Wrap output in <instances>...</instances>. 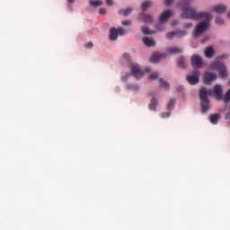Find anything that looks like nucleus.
<instances>
[{"label": "nucleus", "mask_w": 230, "mask_h": 230, "mask_svg": "<svg viewBox=\"0 0 230 230\" xmlns=\"http://www.w3.org/2000/svg\"><path fill=\"white\" fill-rule=\"evenodd\" d=\"M152 6V2L151 1H145L141 4V9L143 12L146 11L147 8H150Z\"/></svg>", "instance_id": "aec40b11"}, {"label": "nucleus", "mask_w": 230, "mask_h": 230, "mask_svg": "<svg viewBox=\"0 0 230 230\" xmlns=\"http://www.w3.org/2000/svg\"><path fill=\"white\" fill-rule=\"evenodd\" d=\"M89 4H90V5L91 6H100V5H102V1H100V0H90L89 1Z\"/></svg>", "instance_id": "393cba45"}, {"label": "nucleus", "mask_w": 230, "mask_h": 230, "mask_svg": "<svg viewBox=\"0 0 230 230\" xmlns=\"http://www.w3.org/2000/svg\"><path fill=\"white\" fill-rule=\"evenodd\" d=\"M131 75L135 78H141L145 73H150V68H146L145 71H141V68L138 66V65L132 64L130 66Z\"/></svg>", "instance_id": "20e7f679"}, {"label": "nucleus", "mask_w": 230, "mask_h": 230, "mask_svg": "<svg viewBox=\"0 0 230 230\" xmlns=\"http://www.w3.org/2000/svg\"><path fill=\"white\" fill-rule=\"evenodd\" d=\"M128 89H132V85H128Z\"/></svg>", "instance_id": "37998d69"}, {"label": "nucleus", "mask_w": 230, "mask_h": 230, "mask_svg": "<svg viewBox=\"0 0 230 230\" xmlns=\"http://www.w3.org/2000/svg\"><path fill=\"white\" fill-rule=\"evenodd\" d=\"M156 78H159V74L152 73L151 75H149V80H156Z\"/></svg>", "instance_id": "bb28decb"}, {"label": "nucleus", "mask_w": 230, "mask_h": 230, "mask_svg": "<svg viewBox=\"0 0 230 230\" xmlns=\"http://www.w3.org/2000/svg\"><path fill=\"white\" fill-rule=\"evenodd\" d=\"M209 38L208 36H205L202 40L201 42L202 44H204V42H206Z\"/></svg>", "instance_id": "e433bc0d"}, {"label": "nucleus", "mask_w": 230, "mask_h": 230, "mask_svg": "<svg viewBox=\"0 0 230 230\" xmlns=\"http://www.w3.org/2000/svg\"><path fill=\"white\" fill-rule=\"evenodd\" d=\"M209 69L212 71H218L219 76L221 78H227L229 76V73L227 72V66L221 62H214L209 65Z\"/></svg>", "instance_id": "7ed1b4c3"}, {"label": "nucleus", "mask_w": 230, "mask_h": 230, "mask_svg": "<svg viewBox=\"0 0 230 230\" xmlns=\"http://www.w3.org/2000/svg\"><path fill=\"white\" fill-rule=\"evenodd\" d=\"M227 10V7L224 4L214 5L212 8V12L216 13H224Z\"/></svg>", "instance_id": "9d476101"}, {"label": "nucleus", "mask_w": 230, "mask_h": 230, "mask_svg": "<svg viewBox=\"0 0 230 230\" xmlns=\"http://www.w3.org/2000/svg\"><path fill=\"white\" fill-rule=\"evenodd\" d=\"M166 57V54H154L151 57V62H154L155 64H157L161 58H164Z\"/></svg>", "instance_id": "4468645a"}, {"label": "nucleus", "mask_w": 230, "mask_h": 230, "mask_svg": "<svg viewBox=\"0 0 230 230\" xmlns=\"http://www.w3.org/2000/svg\"><path fill=\"white\" fill-rule=\"evenodd\" d=\"M105 2L108 6H112V4H114V2L112 0H105Z\"/></svg>", "instance_id": "f704fd0d"}, {"label": "nucleus", "mask_w": 230, "mask_h": 230, "mask_svg": "<svg viewBox=\"0 0 230 230\" xmlns=\"http://www.w3.org/2000/svg\"><path fill=\"white\" fill-rule=\"evenodd\" d=\"M221 118L220 113H215L213 115H210V122L213 125H217L218 123V119Z\"/></svg>", "instance_id": "dca6fc26"}, {"label": "nucleus", "mask_w": 230, "mask_h": 230, "mask_svg": "<svg viewBox=\"0 0 230 230\" xmlns=\"http://www.w3.org/2000/svg\"><path fill=\"white\" fill-rule=\"evenodd\" d=\"M193 26V23L190 22L185 25V28L190 29Z\"/></svg>", "instance_id": "c9c22d12"}, {"label": "nucleus", "mask_w": 230, "mask_h": 230, "mask_svg": "<svg viewBox=\"0 0 230 230\" xmlns=\"http://www.w3.org/2000/svg\"><path fill=\"white\" fill-rule=\"evenodd\" d=\"M141 31L144 35H150L152 33V31L148 30L147 27H142Z\"/></svg>", "instance_id": "a878e982"}, {"label": "nucleus", "mask_w": 230, "mask_h": 230, "mask_svg": "<svg viewBox=\"0 0 230 230\" xmlns=\"http://www.w3.org/2000/svg\"><path fill=\"white\" fill-rule=\"evenodd\" d=\"M172 3H173V0H164L165 6H172Z\"/></svg>", "instance_id": "7c9ffc66"}, {"label": "nucleus", "mask_w": 230, "mask_h": 230, "mask_svg": "<svg viewBox=\"0 0 230 230\" xmlns=\"http://www.w3.org/2000/svg\"><path fill=\"white\" fill-rule=\"evenodd\" d=\"M167 53L171 55L182 53V49H179L178 47L169 48L167 49Z\"/></svg>", "instance_id": "2eb2a0df"}, {"label": "nucleus", "mask_w": 230, "mask_h": 230, "mask_svg": "<svg viewBox=\"0 0 230 230\" xmlns=\"http://www.w3.org/2000/svg\"><path fill=\"white\" fill-rule=\"evenodd\" d=\"M142 17H143V21H144V22H146V24L152 22V16L142 13Z\"/></svg>", "instance_id": "5701e85b"}, {"label": "nucleus", "mask_w": 230, "mask_h": 230, "mask_svg": "<svg viewBox=\"0 0 230 230\" xmlns=\"http://www.w3.org/2000/svg\"><path fill=\"white\" fill-rule=\"evenodd\" d=\"M184 35H186V31H171L166 34V39L172 40V39H175V37L181 38L184 37Z\"/></svg>", "instance_id": "6e6552de"}, {"label": "nucleus", "mask_w": 230, "mask_h": 230, "mask_svg": "<svg viewBox=\"0 0 230 230\" xmlns=\"http://www.w3.org/2000/svg\"><path fill=\"white\" fill-rule=\"evenodd\" d=\"M184 57L181 56L178 58L177 66L178 67H181V69H186V63L184 62Z\"/></svg>", "instance_id": "6ab92c4d"}, {"label": "nucleus", "mask_w": 230, "mask_h": 230, "mask_svg": "<svg viewBox=\"0 0 230 230\" xmlns=\"http://www.w3.org/2000/svg\"><path fill=\"white\" fill-rule=\"evenodd\" d=\"M127 78H128V74H127Z\"/></svg>", "instance_id": "c03bdc74"}, {"label": "nucleus", "mask_w": 230, "mask_h": 230, "mask_svg": "<svg viewBox=\"0 0 230 230\" xmlns=\"http://www.w3.org/2000/svg\"><path fill=\"white\" fill-rule=\"evenodd\" d=\"M142 42H144L145 46H146L147 48H152L155 46V40H154V39L152 38L144 37L142 39Z\"/></svg>", "instance_id": "9b49d317"}, {"label": "nucleus", "mask_w": 230, "mask_h": 230, "mask_svg": "<svg viewBox=\"0 0 230 230\" xmlns=\"http://www.w3.org/2000/svg\"><path fill=\"white\" fill-rule=\"evenodd\" d=\"M181 17L183 19H190L191 21H203L196 26V30L194 31V37L196 38L202 35V33L209 28V22L213 19V16H211L209 13H198L195 8L190 7V4H184L182 5Z\"/></svg>", "instance_id": "f257e3e1"}, {"label": "nucleus", "mask_w": 230, "mask_h": 230, "mask_svg": "<svg viewBox=\"0 0 230 230\" xmlns=\"http://www.w3.org/2000/svg\"><path fill=\"white\" fill-rule=\"evenodd\" d=\"M216 22H217V24H219V25L224 24V19H222L221 17L217 16L216 18Z\"/></svg>", "instance_id": "c85d7f7f"}, {"label": "nucleus", "mask_w": 230, "mask_h": 230, "mask_svg": "<svg viewBox=\"0 0 230 230\" xmlns=\"http://www.w3.org/2000/svg\"><path fill=\"white\" fill-rule=\"evenodd\" d=\"M217 78V74L211 72H206L203 75V82L206 85H209L211 82H215Z\"/></svg>", "instance_id": "0eeeda50"}, {"label": "nucleus", "mask_w": 230, "mask_h": 230, "mask_svg": "<svg viewBox=\"0 0 230 230\" xmlns=\"http://www.w3.org/2000/svg\"><path fill=\"white\" fill-rule=\"evenodd\" d=\"M150 111H157V99L155 97H153L151 100V102L149 104Z\"/></svg>", "instance_id": "a211bd4d"}, {"label": "nucleus", "mask_w": 230, "mask_h": 230, "mask_svg": "<svg viewBox=\"0 0 230 230\" xmlns=\"http://www.w3.org/2000/svg\"><path fill=\"white\" fill-rule=\"evenodd\" d=\"M182 89H183L182 86H181L178 88V91H182Z\"/></svg>", "instance_id": "ea45409f"}, {"label": "nucleus", "mask_w": 230, "mask_h": 230, "mask_svg": "<svg viewBox=\"0 0 230 230\" xmlns=\"http://www.w3.org/2000/svg\"><path fill=\"white\" fill-rule=\"evenodd\" d=\"M187 82H189L190 85H195L199 84V75H187Z\"/></svg>", "instance_id": "f8f14e48"}, {"label": "nucleus", "mask_w": 230, "mask_h": 230, "mask_svg": "<svg viewBox=\"0 0 230 230\" xmlns=\"http://www.w3.org/2000/svg\"><path fill=\"white\" fill-rule=\"evenodd\" d=\"M170 116H171L170 111L163 112V113L160 114V118H163V119H164V118H170Z\"/></svg>", "instance_id": "cd10ccee"}, {"label": "nucleus", "mask_w": 230, "mask_h": 230, "mask_svg": "<svg viewBox=\"0 0 230 230\" xmlns=\"http://www.w3.org/2000/svg\"><path fill=\"white\" fill-rule=\"evenodd\" d=\"M158 84L161 87H164V89H168L170 87V84L164 81V78H160Z\"/></svg>", "instance_id": "412c9836"}, {"label": "nucleus", "mask_w": 230, "mask_h": 230, "mask_svg": "<svg viewBox=\"0 0 230 230\" xmlns=\"http://www.w3.org/2000/svg\"><path fill=\"white\" fill-rule=\"evenodd\" d=\"M204 55L207 58H212L213 55H215V49L213 47H207L204 51Z\"/></svg>", "instance_id": "ddd939ff"}, {"label": "nucleus", "mask_w": 230, "mask_h": 230, "mask_svg": "<svg viewBox=\"0 0 230 230\" xmlns=\"http://www.w3.org/2000/svg\"><path fill=\"white\" fill-rule=\"evenodd\" d=\"M119 15H123V17H127L129 13H132V8L128 7L127 9L119 10Z\"/></svg>", "instance_id": "f3484780"}, {"label": "nucleus", "mask_w": 230, "mask_h": 230, "mask_svg": "<svg viewBox=\"0 0 230 230\" xmlns=\"http://www.w3.org/2000/svg\"><path fill=\"white\" fill-rule=\"evenodd\" d=\"M68 3H75V0H67Z\"/></svg>", "instance_id": "58836bf2"}, {"label": "nucleus", "mask_w": 230, "mask_h": 230, "mask_svg": "<svg viewBox=\"0 0 230 230\" xmlns=\"http://www.w3.org/2000/svg\"><path fill=\"white\" fill-rule=\"evenodd\" d=\"M127 31L123 28L116 29L113 27L110 30V40H118V35H125Z\"/></svg>", "instance_id": "39448f33"}, {"label": "nucleus", "mask_w": 230, "mask_h": 230, "mask_svg": "<svg viewBox=\"0 0 230 230\" xmlns=\"http://www.w3.org/2000/svg\"><path fill=\"white\" fill-rule=\"evenodd\" d=\"M175 107V100L171 99L167 104V111H172Z\"/></svg>", "instance_id": "b1692460"}, {"label": "nucleus", "mask_w": 230, "mask_h": 230, "mask_svg": "<svg viewBox=\"0 0 230 230\" xmlns=\"http://www.w3.org/2000/svg\"><path fill=\"white\" fill-rule=\"evenodd\" d=\"M227 17L228 19H230V12L227 13Z\"/></svg>", "instance_id": "79ce46f5"}, {"label": "nucleus", "mask_w": 230, "mask_h": 230, "mask_svg": "<svg viewBox=\"0 0 230 230\" xmlns=\"http://www.w3.org/2000/svg\"><path fill=\"white\" fill-rule=\"evenodd\" d=\"M122 26H130V21L125 20L121 22Z\"/></svg>", "instance_id": "c756f323"}, {"label": "nucleus", "mask_w": 230, "mask_h": 230, "mask_svg": "<svg viewBox=\"0 0 230 230\" xmlns=\"http://www.w3.org/2000/svg\"><path fill=\"white\" fill-rule=\"evenodd\" d=\"M213 94L217 102L222 101V96L224 95V89L222 88V84H215L213 91L208 90L206 87H201L199 91L201 112L206 113L209 111V99L208 96H213Z\"/></svg>", "instance_id": "f03ea898"}, {"label": "nucleus", "mask_w": 230, "mask_h": 230, "mask_svg": "<svg viewBox=\"0 0 230 230\" xmlns=\"http://www.w3.org/2000/svg\"><path fill=\"white\" fill-rule=\"evenodd\" d=\"M172 15H173V12H172L171 10L164 11L159 16V22H165V21H168L169 17H172Z\"/></svg>", "instance_id": "1a4fd4ad"}, {"label": "nucleus", "mask_w": 230, "mask_h": 230, "mask_svg": "<svg viewBox=\"0 0 230 230\" xmlns=\"http://www.w3.org/2000/svg\"><path fill=\"white\" fill-rule=\"evenodd\" d=\"M190 62L194 69H200V67H202V58L199 55H193L190 58Z\"/></svg>", "instance_id": "423d86ee"}, {"label": "nucleus", "mask_w": 230, "mask_h": 230, "mask_svg": "<svg viewBox=\"0 0 230 230\" xmlns=\"http://www.w3.org/2000/svg\"><path fill=\"white\" fill-rule=\"evenodd\" d=\"M177 21H173L171 22V26H177Z\"/></svg>", "instance_id": "4c0bfd02"}, {"label": "nucleus", "mask_w": 230, "mask_h": 230, "mask_svg": "<svg viewBox=\"0 0 230 230\" xmlns=\"http://www.w3.org/2000/svg\"><path fill=\"white\" fill-rule=\"evenodd\" d=\"M123 58H125V60H130V54H128V53H124V54H123Z\"/></svg>", "instance_id": "473e14b6"}, {"label": "nucleus", "mask_w": 230, "mask_h": 230, "mask_svg": "<svg viewBox=\"0 0 230 230\" xmlns=\"http://www.w3.org/2000/svg\"><path fill=\"white\" fill-rule=\"evenodd\" d=\"M85 48L87 49H93V42H87L86 44H85Z\"/></svg>", "instance_id": "2f4dec72"}, {"label": "nucleus", "mask_w": 230, "mask_h": 230, "mask_svg": "<svg viewBox=\"0 0 230 230\" xmlns=\"http://www.w3.org/2000/svg\"><path fill=\"white\" fill-rule=\"evenodd\" d=\"M225 103H229L230 102V89L222 96V99Z\"/></svg>", "instance_id": "4be33fe9"}, {"label": "nucleus", "mask_w": 230, "mask_h": 230, "mask_svg": "<svg viewBox=\"0 0 230 230\" xmlns=\"http://www.w3.org/2000/svg\"><path fill=\"white\" fill-rule=\"evenodd\" d=\"M122 80H123V82H125V80H127V77H122Z\"/></svg>", "instance_id": "a19ab883"}, {"label": "nucleus", "mask_w": 230, "mask_h": 230, "mask_svg": "<svg viewBox=\"0 0 230 230\" xmlns=\"http://www.w3.org/2000/svg\"><path fill=\"white\" fill-rule=\"evenodd\" d=\"M107 11L105 10V8L99 9V13H101V15H105Z\"/></svg>", "instance_id": "72a5a7b5"}]
</instances>
